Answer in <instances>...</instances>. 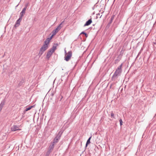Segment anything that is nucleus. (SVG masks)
I'll use <instances>...</instances> for the list:
<instances>
[{"label":"nucleus","mask_w":156,"mask_h":156,"mask_svg":"<svg viewBox=\"0 0 156 156\" xmlns=\"http://www.w3.org/2000/svg\"><path fill=\"white\" fill-rule=\"evenodd\" d=\"M84 34V35H85V36L86 37H87L88 36V34L84 31L82 32L80 34Z\"/></svg>","instance_id":"6ab92c4d"},{"label":"nucleus","mask_w":156,"mask_h":156,"mask_svg":"<svg viewBox=\"0 0 156 156\" xmlns=\"http://www.w3.org/2000/svg\"><path fill=\"white\" fill-rule=\"evenodd\" d=\"M119 122H120V125L121 126L122 124V120L121 119H119Z\"/></svg>","instance_id":"b1692460"},{"label":"nucleus","mask_w":156,"mask_h":156,"mask_svg":"<svg viewBox=\"0 0 156 156\" xmlns=\"http://www.w3.org/2000/svg\"><path fill=\"white\" fill-rule=\"evenodd\" d=\"M58 45V44H53L52 47L50 50L52 51V52H54L55 50L56 49L57 46Z\"/></svg>","instance_id":"9d476101"},{"label":"nucleus","mask_w":156,"mask_h":156,"mask_svg":"<svg viewBox=\"0 0 156 156\" xmlns=\"http://www.w3.org/2000/svg\"><path fill=\"white\" fill-rule=\"evenodd\" d=\"M62 133L61 132H59L58 133V134L57 135L56 137L58 138V139H60V137L61 136L62 134Z\"/></svg>","instance_id":"2eb2a0df"},{"label":"nucleus","mask_w":156,"mask_h":156,"mask_svg":"<svg viewBox=\"0 0 156 156\" xmlns=\"http://www.w3.org/2000/svg\"><path fill=\"white\" fill-rule=\"evenodd\" d=\"M54 145L55 144L51 143V144L49 146L48 150L51 152L54 149Z\"/></svg>","instance_id":"9b49d317"},{"label":"nucleus","mask_w":156,"mask_h":156,"mask_svg":"<svg viewBox=\"0 0 156 156\" xmlns=\"http://www.w3.org/2000/svg\"><path fill=\"white\" fill-rule=\"evenodd\" d=\"M122 54H120L117 57V58L115 61L114 63L115 64L118 63L119 61L121 60L122 57Z\"/></svg>","instance_id":"39448f33"},{"label":"nucleus","mask_w":156,"mask_h":156,"mask_svg":"<svg viewBox=\"0 0 156 156\" xmlns=\"http://www.w3.org/2000/svg\"><path fill=\"white\" fill-rule=\"evenodd\" d=\"M115 17V15H112L111 18V23H112V21L113 20L114 18Z\"/></svg>","instance_id":"5701e85b"},{"label":"nucleus","mask_w":156,"mask_h":156,"mask_svg":"<svg viewBox=\"0 0 156 156\" xmlns=\"http://www.w3.org/2000/svg\"><path fill=\"white\" fill-rule=\"evenodd\" d=\"M64 22L65 21L64 20L58 26V27L59 28V29H60L62 27V25L63 24V23H64Z\"/></svg>","instance_id":"f3484780"},{"label":"nucleus","mask_w":156,"mask_h":156,"mask_svg":"<svg viewBox=\"0 0 156 156\" xmlns=\"http://www.w3.org/2000/svg\"><path fill=\"white\" fill-rule=\"evenodd\" d=\"M11 130L12 131H15L18 130H20V129L19 126H17L16 125H13L11 128Z\"/></svg>","instance_id":"0eeeda50"},{"label":"nucleus","mask_w":156,"mask_h":156,"mask_svg":"<svg viewBox=\"0 0 156 156\" xmlns=\"http://www.w3.org/2000/svg\"><path fill=\"white\" fill-rule=\"evenodd\" d=\"M101 15V14H100V13H98V14H97V18H98V16H100V18L101 17V16H102V15Z\"/></svg>","instance_id":"393cba45"},{"label":"nucleus","mask_w":156,"mask_h":156,"mask_svg":"<svg viewBox=\"0 0 156 156\" xmlns=\"http://www.w3.org/2000/svg\"><path fill=\"white\" fill-rule=\"evenodd\" d=\"M61 104H62V105H64L63 103H63H62Z\"/></svg>","instance_id":"2f4dec72"},{"label":"nucleus","mask_w":156,"mask_h":156,"mask_svg":"<svg viewBox=\"0 0 156 156\" xmlns=\"http://www.w3.org/2000/svg\"><path fill=\"white\" fill-rule=\"evenodd\" d=\"M22 81H20V82L19 84H18V85L19 86H21L22 85Z\"/></svg>","instance_id":"bb28decb"},{"label":"nucleus","mask_w":156,"mask_h":156,"mask_svg":"<svg viewBox=\"0 0 156 156\" xmlns=\"http://www.w3.org/2000/svg\"><path fill=\"white\" fill-rule=\"evenodd\" d=\"M32 108V107H29L28 108H27L25 110V111H27L28 110H30Z\"/></svg>","instance_id":"412c9836"},{"label":"nucleus","mask_w":156,"mask_h":156,"mask_svg":"<svg viewBox=\"0 0 156 156\" xmlns=\"http://www.w3.org/2000/svg\"><path fill=\"white\" fill-rule=\"evenodd\" d=\"M57 32H57V31H56L55 30H53L52 32V36H54L55 35Z\"/></svg>","instance_id":"a211bd4d"},{"label":"nucleus","mask_w":156,"mask_h":156,"mask_svg":"<svg viewBox=\"0 0 156 156\" xmlns=\"http://www.w3.org/2000/svg\"><path fill=\"white\" fill-rule=\"evenodd\" d=\"M31 107H32V108L34 107V105L32 106Z\"/></svg>","instance_id":"7c9ffc66"},{"label":"nucleus","mask_w":156,"mask_h":156,"mask_svg":"<svg viewBox=\"0 0 156 156\" xmlns=\"http://www.w3.org/2000/svg\"><path fill=\"white\" fill-rule=\"evenodd\" d=\"M111 116L112 118L113 119H115L114 114L112 112L111 114Z\"/></svg>","instance_id":"4be33fe9"},{"label":"nucleus","mask_w":156,"mask_h":156,"mask_svg":"<svg viewBox=\"0 0 156 156\" xmlns=\"http://www.w3.org/2000/svg\"><path fill=\"white\" fill-rule=\"evenodd\" d=\"M22 19V17H20V18L17 20L16 22V23L14 25L15 27H17L19 26L20 24V23Z\"/></svg>","instance_id":"20e7f679"},{"label":"nucleus","mask_w":156,"mask_h":156,"mask_svg":"<svg viewBox=\"0 0 156 156\" xmlns=\"http://www.w3.org/2000/svg\"><path fill=\"white\" fill-rule=\"evenodd\" d=\"M92 22V21L91 20V18L89 20L87 21L86 23L84 24V27H85L86 26H88L90 25Z\"/></svg>","instance_id":"1a4fd4ad"},{"label":"nucleus","mask_w":156,"mask_h":156,"mask_svg":"<svg viewBox=\"0 0 156 156\" xmlns=\"http://www.w3.org/2000/svg\"><path fill=\"white\" fill-rule=\"evenodd\" d=\"M49 43L47 42V41H44V44L41 48L38 55L40 57L44 52V51L48 48Z\"/></svg>","instance_id":"f03ea898"},{"label":"nucleus","mask_w":156,"mask_h":156,"mask_svg":"<svg viewBox=\"0 0 156 156\" xmlns=\"http://www.w3.org/2000/svg\"><path fill=\"white\" fill-rule=\"evenodd\" d=\"M53 52H52V51L50 50L48 51L46 55V58L48 60H49V58Z\"/></svg>","instance_id":"6e6552de"},{"label":"nucleus","mask_w":156,"mask_h":156,"mask_svg":"<svg viewBox=\"0 0 156 156\" xmlns=\"http://www.w3.org/2000/svg\"><path fill=\"white\" fill-rule=\"evenodd\" d=\"M51 151H49V150H48V151L46 152V154H45V156H48L50 154Z\"/></svg>","instance_id":"aec40b11"},{"label":"nucleus","mask_w":156,"mask_h":156,"mask_svg":"<svg viewBox=\"0 0 156 156\" xmlns=\"http://www.w3.org/2000/svg\"><path fill=\"white\" fill-rule=\"evenodd\" d=\"M122 65L123 63H122L116 69L113 76L112 77V81H115L116 79L118 78V76L121 75L122 71Z\"/></svg>","instance_id":"f257e3e1"},{"label":"nucleus","mask_w":156,"mask_h":156,"mask_svg":"<svg viewBox=\"0 0 156 156\" xmlns=\"http://www.w3.org/2000/svg\"><path fill=\"white\" fill-rule=\"evenodd\" d=\"M65 53H66V51L65 50Z\"/></svg>","instance_id":"c756f323"},{"label":"nucleus","mask_w":156,"mask_h":156,"mask_svg":"<svg viewBox=\"0 0 156 156\" xmlns=\"http://www.w3.org/2000/svg\"><path fill=\"white\" fill-rule=\"evenodd\" d=\"M59 98H60L59 101H61L62 100V99L63 98V97L62 96H60Z\"/></svg>","instance_id":"cd10ccee"},{"label":"nucleus","mask_w":156,"mask_h":156,"mask_svg":"<svg viewBox=\"0 0 156 156\" xmlns=\"http://www.w3.org/2000/svg\"><path fill=\"white\" fill-rule=\"evenodd\" d=\"M54 30L56 31H57V32H58L60 29H59V28L57 27L56 28H55Z\"/></svg>","instance_id":"a878e982"},{"label":"nucleus","mask_w":156,"mask_h":156,"mask_svg":"<svg viewBox=\"0 0 156 156\" xmlns=\"http://www.w3.org/2000/svg\"><path fill=\"white\" fill-rule=\"evenodd\" d=\"M92 137V136H90L89 138L88 139V140H87V142H86V147H87V145L88 144H90V140L91 139V138Z\"/></svg>","instance_id":"4468645a"},{"label":"nucleus","mask_w":156,"mask_h":156,"mask_svg":"<svg viewBox=\"0 0 156 156\" xmlns=\"http://www.w3.org/2000/svg\"><path fill=\"white\" fill-rule=\"evenodd\" d=\"M54 36H52V35L50 37V38H47L45 41H47V42L49 44L50 40L52 38V37Z\"/></svg>","instance_id":"dca6fc26"},{"label":"nucleus","mask_w":156,"mask_h":156,"mask_svg":"<svg viewBox=\"0 0 156 156\" xmlns=\"http://www.w3.org/2000/svg\"><path fill=\"white\" fill-rule=\"evenodd\" d=\"M27 5H26L25 7L23 9L22 11L20 14V16L23 17V16L24 14L25 13L26 10L27 8Z\"/></svg>","instance_id":"423d86ee"},{"label":"nucleus","mask_w":156,"mask_h":156,"mask_svg":"<svg viewBox=\"0 0 156 156\" xmlns=\"http://www.w3.org/2000/svg\"><path fill=\"white\" fill-rule=\"evenodd\" d=\"M59 140V139H58V138L55 137L54 139L53 142L52 143L54 144H55L58 143V142Z\"/></svg>","instance_id":"ddd939ff"},{"label":"nucleus","mask_w":156,"mask_h":156,"mask_svg":"<svg viewBox=\"0 0 156 156\" xmlns=\"http://www.w3.org/2000/svg\"><path fill=\"white\" fill-rule=\"evenodd\" d=\"M2 108L0 107V112L2 110Z\"/></svg>","instance_id":"c85d7f7f"},{"label":"nucleus","mask_w":156,"mask_h":156,"mask_svg":"<svg viewBox=\"0 0 156 156\" xmlns=\"http://www.w3.org/2000/svg\"><path fill=\"white\" fill-rule=\"evenodd\" d=\"M72 51H69L65 55V60L66 61H68L71 58L72 56Z\"/></svg>","instance_id":"7ed1b4c3"},{"label":"nucleus","mask_w":156,"mask_h":156,"mask_svg":"<svg viewBox=\"0 0 156 156\" xmlns=\"http://www.w3.org/2000/svg\"><path fill=\"white\" fill-rule=\"evenodd\" d=\"M5 99L2 100L1 102V104H0V107H1L2 108L5 105Z\"/></svg>","instance_id":"f8f14e48"}]
</instances>
